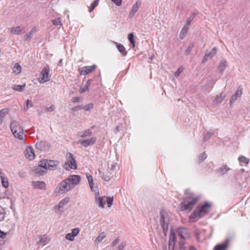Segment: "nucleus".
Segmentation results:
<instances>
[{
  "label": "nucleus",
  "mask_w": 250,
  "mask_h": 250,
  "mask_svg": "<svg viewBox=\"0 0 250 250\" xmlns=\"http://www.w3.org/2000/svg\"><path fill=\"white\" fill-rule=\"evenodd\" d=\"M86 178H87V179L88 180L89 186H90L91 189L92 190L93 189V185H94V184H93V182L92 176L91 175H90V174H86Z\"/></svg>",
  "instance_id": "58836bf2"
},
{
  "label": "nucleus",
  "mask_w": 250,
  "mask_h": 250,
  "mask_svg": "<svg viewBox=\"0 0 250 250\" xmlns=\"http://www.w3.org/2000/svg\"><path fill=\"white\" fill-rule=\"evenodd\" d=\"M67 157L68 160L64 164V168L67 170L71 169H76L77 167V165L74 155L71 153H68Z\"/></svg>",
  "instance_id": "423d86ee"
},
{
  "label": "nucleus",
  "mask_w": 250,
  "mask_h": 250,
  "mask_svg": "<svg viewBox=\"0 0 250 250\" xmlns=\"http://www.w3.org/2000/svg\"><path fill=\"white\" fill-rule=\"evenodd\" d=\"M37 31V28L36 27H34L32 30L28 33L26 35H25L24 37V41L26 42H29L32 37V34L34 32H35Z\"/></svg>",
  "instance_id": "b1692460"
},
{
  "label": "nucleus",
  "mask_w": 250,
  "mask_h": 250,
  "mask_svg": "<svg viewBox=\"0 0 250 250\" xmlns=\"http://www.w3.org/2000/svg\"><path fill=\"white\" fill-rule=\"evenodd\" d=\"M195 16V14L193 13L188 19L187 23L184 25V26L182 29L180 34H179V38L180 39L183 40L185 36H186L187 33L188 31L189 26L191 22L194 19V17Z\"/></svg>",
  "instance_id": "6e6552de"
},
{
  "label": "nucleus",
  "mask_w": 250,
  "mask_h": 250,
  "mask_svg": "<svg viewBox=\"0 0 250 250\" xmlns=\"http://www.w3.org/2000/svg\"><path fill=\"white\" fill-rule=\"evenodd\" d=\"M26 107H24L25 110H27L29 107H32L33 105L31 101L30 100L27 99L26 101Z\"/></svg>",
  "instance_id": "3c124183"
},
{
  "label": "nucleus",
  "mask_w": 250,
  "mask_h": 250,
  "mask_svg": "<svg viewBox=\"0 0 250 250\" xmlns=\"http://www.w3.org/2000/svg\"><path fill=\"white\" fill-rule=\"evenodd\" d=\"M214 134V133L212 132H208L207 134H206L204 137V141H207L212 136V135Z\"/></svg>",
  "instance_id": "8fccbe9b"
},
{
  "label": "nucleus",
  "mask_w": 250,
  "mask_h": 250,
  "mask_svg": "<svg viewBox=\"0 0 250 250\" xmlns=\"http://www.w3.org/2000/svg\"><path fill=\"white\" fill-rule=\"evenodd\" d=\"M98 172L101 177L105 181H109L112 177V173L110 172V171H108L105 172H103L100 169H99Z\"/></svg>",
  "instance_id": "2eb2a0df"
},
{
  "label": "nucleus",
  "mask_w": 250,
  "mask_h": 250,
  "mask_svg": "<svg viewBox=\"0 0 250 250\" xmlns=\"http://www.w3.org/2000/svg\"><path fill=\"white\" fill-rule=\"evenodd\" d=\"M189 250H197L194 246H191V247H190Z\"/></svg>",
  "instance_id": "69168bd1"
},
{
  "label": "nucleus",
  "mask_w": 250,
  "mask_h": 250,
  "mask_svg": "<svg viewBox=\"0 0 250 250\" xmlns=\"http://www.w3.org/2000/svg\"><path fill=\"white\" fill-rule=\"evenodd\" d=\"M100 0H95L90 5V7H89V12H92L94 9L96 7H97L99 2Z\"/></svg>",
  "instance_id": "72a5a7b5"
},
{
  "label": "nucleus",
  "mask_w": 250,
  "mask_h": 250,
  "mask_svg": "<svg viewBox=\"0 0 250 250\" xmlns=\"http://www.w3.org/2000/svg\"><path fill=\"white\" fill-rule=\"evenodd\" d=\"M98 194L99 193L96 194L95 196L96 202L98 204L100 207L104 208L105 204V202L104 201V198H105V196H99Z\"/></svg>",
  "instance_id": "4be33fe9"
},
{
  "label": "nucleus",
  "mask_w": 250,
  "mask_h": 250,
  "mask_svg": "<svg viewBox=\"0 0 250 250\" xmlns=\"http://www.w3.org/2000/svg\"><path fill=\"white\" fill-rule=\"evenodd\" d=\"M49 240V238L46 235L40 236L39 244H42V245H45V244L48 243Z\"/></svg>",
  "instance_id": "cd10ccee"
},
{
  "label": "nucleus",
  "mask_w": 250,
  "mask_h": 250,
  "mask_svg": "<svg viewBox=\"0 0 250 250\" xmlns=\"http://www.w3.org/2000/svg\"><path fill=\"white\" fill-rule=\"evenodd\" d=\"M11 131L16 138L22 140L24 133L23 129L19 123L16 121H13L10 124Z\"/></svg>",
  "instance_id": "39448f33"
},
{
  "label": "nucleus",
  "mask_w": 250,
  "mask_h": 250,
  "mask_svg": "<svg viewBox=\"0 0 250 250\" xmlns=\"http://www.w3.org/2000/svg\"><path fill=\"white\" fill-rule=\"evenodd\" d=\"M210 207V204L207 202L201 206L197 207L191 214L190 219L193 221H197L198 219L202 218L208 212Z\"/></svg>",
  "instance_id": "7ed1b4c3"
},
{
  "label": "nucleus",
  "mask_w": 250,
  "mask_h": 250,
  "mask_svg": "<svg viewBox=\"0 0 250 250\" xmlns=\"http://www.w3.org/2000/svg\"><path fill=\"white\" fill-rule=\"evenodd\" d=\"M207 157V155L205 152L200 154L198 156V163H202L205 159H206Z\"/></svg>",
  "instance_id": "ea45409f"
},
{
  "label": "nucleus",
  "mask_w": 250,
  "mask_h": 250,
  "mask_svg": "<svg viewBox=\"0 0 250 250\" xmlns=\"http://www.w3.org/2000/svg\"><path fill=\"white\" fill-rule=\"evenodd\" d=\"M25 84L23 85H14L12 86V89L19 92H22L24 90Z\"/></svg>",
  "instance_id": "2f4dec72"
},
{
  "label": "nucleus",
  "mask_w": 250,
  "mask_h": 250,
  "mask_svg": "<svg viewBox=\"0 0 250 250\" xmlns=\"http://www.w3.org/2000/svg\"><path fill=\"white\" fill-rule=\"evenodd\" d=\"M49 71L50 68L48 65L43 68L41 72L42 78H41V80H39V82L41 83H44L50 80V78L48 76Z\"/></svg>",
  "instance_id": "1a4fd4ad"
},
{
  "label": "nucleus",
  "mask_w": 250,
  "mask_h": 250,
  "mask_svg": "<svg viewBox=\"0 0 250 250\" xmlns=\"http://www.w3.org/2000/svg\"><path fill=\"white\" fill-rule=\"evenodd\" d=\"M105 198H106V202L108 207L110 208L113 204V197H105Z\"/></svg>",
  "instance_id": "09e8293b"
},
{
  "label": "nucleus",
  "mask_w": 250,
  "mask_h": 250,
  "mask_svg": "<svg viewBox=\"0 0 250 250\" xmlns=\"http://www.w3.org/2000/svg\"><path fill=\"white\" fill-rule=\"evenodd\" d=\"M81 177L77 175H71L68 178L62 181L59 186V192L65 193L73 189L76 185L79 184Z\"/></svg>",
  "instance_id": "f257e3e1"
},
{
  "label": "nucleus",
  "mask_w": 250,
  "mask_h": 250,
  "mask_svg": "<svg viewBox=\"0 0 250 250\" xmlns=\"http://www.w3.org/2000/svg\"><path fill=\"white\" fill-rule=\"evenodd\" d=\"M97 141V138L93 137L87 140H81L78 141V143L81 144L84 147H87L89 146L94 145Z\"/></svg>",
  "instance_id": "9b49d317"
},
{
  "label": "nucleus",
  "mask_w": 250,
  "mask_h": 250,
  "mask_svg": "<svg viewBox=\"0 0 250 250\" xmlns=\"http://www.w3.org/2000/svg\"><path fill=\"white\" fill-rule=\"evenodd\" d=\"M229 241V239H227L224 242L216 245L214 247L213 250H227Z\"/></svg>",
  "instance_id": "dca6fc26"
},
{
  "label": "nucleus",
  "mask_w": 250,
  "mask_h": 250,
  "mask_svg": "<svg viewBox=\"0 0 250 250\" xmlns=\"http://www.w3.org/2000/svg\"><path fill=\"white\" fill-rule=\"evenodd\" d=\"M36 147L41 151H47L50 148V144L46 141H41L36 144Z\"/></svg>",
  "instance_id": "9d476101"
},
{
  "label": "nucleus",
  "mask_w": 250,
  "mask_h": 250,
  "mask_svg": "<svg viewBox=\"0 0 250 250\" xmlns=\"http://www.w3.org/2000/svg\"><path fill=\"white\" fill-rule=\"evenodd\" d=\"M112 2H113L116 5L120 6L122 4V0H111Z\"/></svg>",
  "instance_id": "bf43d9fd"
},
{
  "label": "nucleus",
  "mask_w": 250,
  "mask_h": 250,
  "mask_svg": "<svg viewBox=\"0 0 250 250\" xmlns=\"http://www.w3.org/2000/svg\"><path fill=\"white\" fill-rule=\"evenodd\" d=\"M80 232V229L78 228H75L72 229L71 234L74 235V237L77 235Z\"/></svg>",
  "instance_id": "603ef678"
},
{
  "label": "nucleus",
  "mask_w": 250,
  "mask_h": 250,
  "mask_svg": "<svg viewBox=\"0 0 250 250\" xmlns=\"http://www.w3.org/2000/svg\"><path fill=\"white\" fill-rule=\"evenodd\" d=\"M52 22H53V24L55 25H61V26L62 25V24L61 22V19L60 18H58L57 19L54 20L52 21Z\"/></svg>",
  "instance_id": "de8ad7c7"
},
{
  "label": "nucleus",
  "mask_w": 250,
  "mask_h": 250,
  "mask_svg": "<svg viewBox=\"0 0 250 250\" xmlns=\"http://www.w3.org/2000/svg\"><path fill=\"white\" fill-rule=\"evenodd\" d=\"M55 109V106L54 105H51L50 107H47L45 108V111L46 112H51L53 111Z\"/></svg>",
  "instance_id": "5fc2aeb1"
},
{
  "label": "nucleus",
  "mask_w": 250,
  "mask_h": 250,
  "mask_svg": "<svg viewBox=\"0 0 250 250\" xmlns=\"http://www.w3.org/2000/svg\"><path fill=\"white\" fill-rule=\"evenodd\" d=\"M141 5V2H138L137 1L133 5L131 11H130L129 16L130 18H132L136 12L137 11L139 6Z\"/></svg>",
  "instance_id": "5701e85b"
},
{
  "label": "nucleus",
  "mask_w": 250,
  "mask_h": 250,
  "mask_svg": "<svg viewBox=\"0 0 250 250\" xmlns=\"http://www.w3.org/2000/svg\"><path fill=\"white\" fill-rule=\"evenodd\" d=\"M7 113L8 112L5 109H2L0 111V125L2 124L5 116Z\"/></svg>",
  "instance_id": "c9c22d12"
},
{
  "label": "nucleus",
  "mask_w": 250,
  "mask_h": 250,
  "mask_svg": "<svg viewBox=\"0 0 250 250\" xmlns=\"http://www.w3.org/2000/svg\"><path fill=\"white\" fill-rule=\"evenodd\" d=\"M25 155L26 157L30 160L34 158L35 154L33 148L31 147H28L25 151Z\"/></svg>",
  "instance_id": "412c9836"
},
{
  "label": "nucleus",
  "mask_w": 250,
  "mask_h": 250,
  "mask_svg": "<svg viewBox=\"0 0 250 250\" xmlns=\"http://www.w3.org/2000/svg\"><path fill=\"white\" fill-rule=\"evenodd\" d=\"M194 45V42H191L189 44V45L187 49L185 50V54L186 55H188V54H189L190 53V52H191L192 48L193 47Z\"/></svg>",
  "instance_id": "a18cd8bd"
},
{
  "label": "nucleus",
  "mask_w": 250,
  "mask_h": 250,
  "mask_svg": "<svg viewBox=\"0 0 250 250\" xmlns=\"http://www.w3.org/2000/svg\"><path fill=\"white\" fill-rule=\"evenodd\" d=\"M5 214L6 213L4 208L0 206V221L4 220Z\"/></svg>",
  "instance_id": "4c0bfd02"
},
{
  "label": "nucleus",
  "mask_w": 250,
  "mask_h": 250,
  "mask_svg": "<svg viewBox=\"0 0 250 250\" xmlns=\"http://www.w3.org/2000/svg\"><path fill=\"white\" fill-rule=\"evenodd\" d=\"M128 40L130 43L131 44L132 47H135V41L134 39V34L133 33H130L128 35Z\"/></svg>",
  "instance_id": "f704fd0d"
},
{
  "label": "nucleus",
  "mask_w": 250,
  "mask_h": 250,
  "mask_svg": "<svg viewBox=\"0 0 250 250\" xmlns=\"http://www.w3.org/2000/svg\"><path fill=\"white\" fill-rule=\"evenodd\" d=\"M210 56L208 55V51H207L203 58V62H205Z\"/></svg>",
  "instance_id": "680f3d73"
},
{
  "label": "nucleus",
  "mask_w": 250,
  "mask_h": 250,
  "mask_svg": "<svg viewBox=\"0 0 250 250\" xmlns=\"http://www.w3.org/2000/svg\"><path fill=\"white\" fill-rule=\"evenodd\" d=\"M242 94V89L239 86L237 90L235 91L234 94H233L230 100L229 103L230 104H232L234 103L237 99V98L240 97Z\"/></svg>",
  "instance_id": "a211bd4d"
},
{
  "label": "nucleus",
  "mask_w": 250,
  "mask_h": 250,
  "mask_svg": "<svg viewBox=\"0 0 250 250\" xmlns=\"http://www.w3.org/2000/svg\"><path fill=\"white\" fill-rule=\"evenodd\" d=\"M171 230H172V229H171ZM175 240H176L175 234L172 231H171V232L170 234V236H169V243H168V250H174Z\"/></svg>",
  "instance_id": "4468645a"
},
{
  "label": "nucleus",
  "mask_w": 250,
  "mask_h": 250,
  "mask_svg": "<svg viewBox=\"0 0 250 250\" xmlns=\"http://www.w3.org/2000/svg\"><path fill=\"white\" fill-rule=\"evenodd\" d=\"M1 183H2V186L5 188H7L9 186V183H8L7 178L3 177H1Z\"/></svg>",
  "instance_id": "37998d69"
},
{
  "label": "nucleus",
  "mask_w": 250,
  "mask_h": 250,
  "mask_svg": "<svg viewBox=\"0 0 250 250\" xmlns=\"http://www.w3.org/2000/svg\"><path fill=\"white\" fill-rule=\"evenodd\" d=\"M96 68V65L83 67L80 69V74L85 75L92 72Z\"/></svg>",
  "instance_id": "ddd939ff"
},
{
  "label": "nucleus",
  "mask_w": 250,
  "mask_h": 250,
  "mask_svg": "<svg viewBox=\"0 0 250 250\" xmlns=\"http://www.w3.org/2000/svg\"><path fill=\"white\" fill-rule=\"evenodd\" d=\"M83 105H79L75 107H72L71 108V110L73 112L78 111L81 109H82Z\"/></svg>",
  "instance_id": "6e6d98bb"
},
{
  "label": "nucleus",
  "mask_w": 250,
  "mask_h": 250,
  "mask_svg": "<svg viewBox=\"0 0 250 250\" xmlns=\"http://www.w3.org/2000/svg\"><path fill=\"white\" fill-rule=\"evenodd\" d=\"M91 84V80H89L87 81L85 84L80 87L79 92L80 93H83L88 89V88Z\"/></svg>",
  "instance_id": "c85d7f7f"
},
{
  "label": "nucleus",
  "mask_w": 250,
  "mask_h": 250,
  "mask_svg": "<svg viewBox=\"0 0 250 250\" xmlns=\"http://www.w3.org/2000/svg\"><path fill=\"white\" fill-rule=\"evenodd\" d=\"M93 107V104L91 103L89 104L83 106L82 109H84L85 111H89Z\"/></svg>",
  "instance_id": "49530a36"
},
{
  "label": "nucleus",
  "mask_w": 250,
  "mask_h": 250,
  "mask_svg": "<svg viewBox=\"0 0 250 250\" xmlns=\"http://www.w3.org/2000/svg\"><path fill=\"white\" fill-rule=\"evenodd\" d=\"M41 164L45 166L47 170H56L59 165V162L58 161L44 159L41 161Z\"/></svg>",
  "instance_id": "0eeeda50"
},
{
  "label": "nucleus",
  "mask_w": 250,
  "mask_h": 250,
  "mask_svg": "<svg viewBox=\"0 0 250 250\" xmlns=\"http://www.w3.org/2000/svg\"><path fill=\"white\" fill-rule=\"evenodd\" d=\"M106 235L104 232L101 233L96 238L95 241L97 243L101 242L105 237Z\"/></svg>",
  "instance_id": "a19ab883"
},
{
  "label": "nucleus",
  "mask_w": 250,
  "mask_h": 250,
  "mask_svg": "<svg viewBox=\"0 0 250 250\" xmlns=\"http://www.w3.org/2000/svg\"><path fill=\"white\" fill-rule=\"evenodd\" d=\"M120 241V239L119 237L117 238L116 240H115L112 243V246L113 247H114L115 245H117V243H118Z\"/></svg>",
  "instance_id": "e2e57ef3"
},
{
  "label": "nucleus",
  "mask_w": 250,
  "mask_h": 250,
  "mask_svg": "<svg viewBox=\"0 0 250 250\" xmlns=\"http://www.w3.org/2000/svg\"><path fill=\"white\" fill-rule=\"evenodd\" d=\"M21 67L19 63H16L13 67V71L16 74H19L21 73Z\"/></svg>",
  "instance_id": "7c9ffc66"
},
{
  "label": "nucleus",
  "mask_w": 250,
  "mask_h": 250,
  "mask_svg": "<svg viewBox=\"0 0 250 250\" xmlns=\"http://www.w3.org/2000/svg\"><path fill=\"white\" fill-rule=\"evenodd\" d=\"M47 170L45 166H44L43 165L41 164L40 161L39 162L38 167L36 169V173L40 175H42L46 173Z\"/></svg>",
  "instance_id": "f3484780"
},
{
  "label": "nucleus",
  "mask_w": 250,
  "mask_h": 250,
  "mask_svg": "<svg viewBox=\"0 0 250 250\" xmlns=\"http://www.w3.org/2000/svg\"><path fill=\"white\" fill-rule=\"evenodd\" d=\"M65 238L70 241H73L74 240V236L71 234V233H68L65 235Z\"/></svg>",
  "instance_id": "864d4df0"
},
{
  "label": "nucleus",
  "mask_w": 250,
  "mask_h": 250,
  "mask_svg": "<svg viewBox=\"0 0 250 250\" xmlns=\"http://www.w3.org/2000/svg\"><path fill=\"white\" fill-rule=\"evenodd\" d=\"M71 100L73 103H80L81 102V99L78 97H73Z\"/></svg>",
  "instance_id": "052dcab7"
},
{
  "label": "nucleus",
  "mask_w": 250,
  "mask_h": 250,
  "mask_svg": "<svg viewBox=\"0 0 250 250\" xmlns=\"http://www.w3.org/2000/svg\"><path fill=\"white\" fill-rule=\"evenodd\" d=\"M185 194L187 196L180 204V208L182 211L191 210L199 200V196H195L194 193L191 192L188 189L185 190Z\"/></svg>",
  "instance_id": "f03ea898"
},
{
  "label": "nucleus",
  "mask_w": 250,
  "mask_h": 250,
  "mask_svg": "<svg viewBox=\"0 0 250 250\" xmlns=\"http://www.w3.org/2000/svg\"><path fill=\"white\" fill-rule=\"evenodd\" d=\"M178 235L182 238L186 240L189 238V234L187 229L182 228H179L177 230Z\"/></svg>",
  "instance_id": "f8f14e48"
},
{
  "label": "nucleus",
  "mask_w": 250,
  "mask_h": 250,
  "mask_svg": "<svg viewBox=\"0 0 250 250\" xmlns=\"http://www.w3.org/2000/svg\"><path fill=\"white\" fill-rule=\"evenodd\" d=\"M92 135V132L90 130V129L85 130L83 133L80 132L78 133V135L81 137H85L87 136H91Z\"/></svg>",
  "instance_id": "473e14b6"
},
{
  "label": "nucleus",
  "mask_w": 250,
  "mask_h": 250,
  "mask_svg": "<svg viewBox=\"0 0 250 250\" xmlns=\"http://www.w3.org/2000/svg\"><path fill=\"white\" fill-rule=\"evenodd\" d=\"M183 70V68L182 67H180L179 68H178L177 71L175 72V75L176 76H179V75L182 72Z\"/></svg>",
  "instance_id": "13d9d810"
},
{
  "label": "nucleus",
  "mask_w": 250,
  "mask_h": 250,
  "mask_svg": "<svg viewBox=\"0 0 250 250\" xmlns=\"http://www.w3.org/2000/svg\"><path fill=\"white\" fill-rule=\"evenodd\" d=\"M116 130L117 131H119L120 130V126H117L116 128Z\"/></svg>",
  "instance_id": "338daca9"
},
{
  "label": "nucleus",
  "mask_w": 250,
  "mask_h": 250,
  "mask_svg": "<svg viewBox=\"0 0 250 250\" xmlns=\"http://www.w3.org/2000/svg\"><path fill=\"white\" fill-rule=\"evenodd\" d=\"M170 221L169 214L164 210H161L160 212L159 222L165 235L167 234Z\"/></svg>",
  "instance_id": "20e7f679"
},
{
  "label": "nucleus",
  "mask_w": 250,
  "mask_h": 250,
  "mask_svg": "<svg viewBox=\"0 0 250 250\" xmlns=\"http://www.w3.org/2000/svg\"><path fill=\"white\" fill-rule=\"evenodd\" d=\"M225 97V94L223 93H221L219 95H217L216 98L214 100V101L216 103H220L224 97Z\"/></svg>",
  "instance_id": "e433bc0d"
},
{
  "label": "nucleus",
  "mask_w": 250,
  "mask_h": 250,
  "mask_svg": "<svg viewBox=\"0 0 250 250\" xmlns=\"http://www.w3.org/2000/svg\"><path fill=\"white\" fill-rule=\"evenodd\" d=\"M19 175L21 177L24 176L23 174L22 173H21L20 172L19 173Z\"/></svg>",
  "instance_id": "774afa93"
},
{
  "label": "nucleus",
  "mask_w": 250,
  "mask_h": 250,
  "mask_svg": "<svg viewBox=\"0 0 250 250\" xmlns=\"http://www.w3.org/2000/svg\"><path fill=\"white\" fill-rule=\"evenodd\" d=\"M117 163H113V164H112L111 166V167H110V170H113L117 167Z\"/></svg>",
  "instance_id": "0e129e2a"
},
{
  "label": "nucleus",
  "mask_w": 250,
  "mask_h": 250,
  "mask_svg": "<svg viewBox=\"0 0 250 250\" xmlns=\"http://www.w3.org/2000/svg\"><path fill=\"white\" fill-rule=\"evenodd\" d=\"M69 201V199L68 198H65L61 200L59 204L55 206V208H58V209L62 208L65 204H66Z\"/></svg>",
  "instance_id": "c756f323"
},
{
  "label": "nucleus",
  "mask_w": 250,
  "mask_h": 250,
  "mask_svg": "<svg viewBox=\"0 0 250 250\" xmlns=\"http://www.w3.org/2000/svg\"><path fill=\"white\" fill-rule=\"evenodd\" d=\"M238 160L241 163L248 164L249 163V159L244 156H240L238 158Z\"/></svg>",
  "instance_id": "79ce46f5"
},
{
  "label": "nucleus",
  "mask_w": 250,
  "mask_h": 250,
  "mask_svg": "<svg viewBox=\"0 0 250 250\" xmlns=\"http://www.w3.org/2000/svg\"><path fill=\"white\" fill-rule=\"evenodd\" d=\"M217 51V48L216 47H214L210 52L208 51V55L210 56V58H212L216 54Z\"/></svg>",
  "instance_id": "c03bdc74"
},
{
  "label": "nucleus",
  "mask_w": 250,
  "mask_h": 250,
  "mask_svg": "<svg viewBox=\"0 0 250 250\" xmlns=\"http://www.w3.org/2000/svg\"><path fill=\"white\" fill-rule=\"evenodd\" d=\"M115 43L119 50V51L124 56H125L127 54V51L125 50V47L124 45L121 43L115 42Z\"/></svg>",
  "instance_id": "bb28decb"
},
{
  "label": "nucleus",
  "mask_w": 250,
  "mask_h": 250,
  "mask_svg": "<svg viewBox=\"0 0 250 250\" xmlns=\"http://www.w3.org/2000/svg\"><path fill=\"white\" fill-rule=\"evenodd\" d=\"M125 245L126 244L125 242H122L118 247V250H123L125 248Z\"/></svg>",
  "instance_id": "4d7b16f0"
},
{
  "label": "nucleus",
  "mask_w": 250,
  "mask_h": 250,
  "mask_svg": "<svg viewBox=\"0 0 250 250\" xmlns=\"http://www.w3.org/2000/svg\"><path fill=\"white\" fill-rule=\"evenodd\" d=\"M32 185L34 188L40 189H45L46 184L43 181H34L32 182Z\"/></svg>",
  "instance_id": "aec40b11"
},
{
  "label": "nucleus",
  "mask_w": 250,
  "mask_h": 250,
  "mask_svg": "<svg viewBox=\"0 0 250 250\" xmlns=\"http://www.w3.org/2000/svg\"><path fill=\"white\" fill-rule=\"evenodd\" d=\"M10 32L12 34L19 35L24 33L25 30L23 27L18 26L11 28L10 29Z\"/></svg>",
  "instance_id": "6ab92c4d"
},
{
  "label": "nucleus",
  "mask_w": 250,
  "mask_h": 250,
  "mask_svg": "<svg viewBox=\"0 0 250 250\" xmlns=\"http://www.w3.org/2000/svg\"><path fill=\"white\" fill-rule=\"evenodd\" d=\"M227 65L228 64L227 61L225 59H222L218 67V71L222 73L225 70Z\"/></svg>",
  "instance_id": "393cba45"
},
{
  "label": "nucleus",
  "mask_w": 250,
  "mask_h": 250,
  "mask_svg": "<svg viewBox=\"0 0 250 250\" xmlns=\"http://www.w3.org/2000/svg\"><path fill=\"white\" fill-rule=\"evenodd\" d=\"M229 169L230 168L228 167L227 165H224L218 169L217 172L220 175H223L226 174Z\"/></svg>",
  "instance_id": "a878e982"
}]
</instances>
